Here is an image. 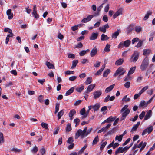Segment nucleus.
Here are the masks:
<instances>
[{
	"instance_id": "nucleus-7",
	"label": "nucleus",
	"mask_w": 155,
	"mask_h": 155,
	"mask_svg": "<svg viewBox=\"0 0 155 155\" xmlns=\"http://www.w3.org/2000/svg\"><path fill=\"white\" fill-rule=\"evenodd\" d=\"M111 126V124H108L105 127H103L99 130L97 133H100L101 132H103L105 133L108 129Z\"/></svg>"
},
{
	"instance_id": "nucleus-9",
	"label": "nucleus",
	"mask_w": 155,
	"mask_h": 155,
	"mask_svg": "<svg viewBox=\"0 0 155 155\" xmlns=\"http://www.w3.org/2000/svg\"><path fill=\"white\" fill-rule=\"evenodd\" d=\"M94 15H90L88 16L86 18H85L81 20V22L83 23H86L90 21L92 18L94 17Z\"/></svg>"
},
{
	"instance_id": "nucleus-40",
	"label": "nucleus",
	"mask_w": 155,
	"mask_h": 155,
	"mask_svg": "<svg viewBox=\"0 0 155 155\" xmlns=\"http://www.w3.org/2000/svg\"><path fill=\"white\" fill-rule=\"evenodd\" d=\"M60 104L59 103H56L55 107V111L54 112L55 114H56L59 111V109Z\"/></svg>"
},
{
	"instance_id": "nucleus-57",
	"label": "nucleus",
	"mask_w": 155,
	"mask_h": 155,
	"mask_svg": "<svg viewBox=\"0 0 155 155\" xmlns=\"http://www.w3.org/2000/svg\"><path fill=\"white\" fill-rule=\"evenodd\" d=\"M4 31L5 32H8L10 34H12V31L8 28H6L4 29Z\"/></svg>"
},
{
	"instance_id": "nucleus-32",
	"label": "nucleus",
	"mask_w": 155,
	"mask_h": 155,
	"mask_svg": "<svg viewBox=\"0 0 155 155\" xmlns=\"http://www.w3.org/2000/svg\"><path fill=\"white\" fill-rule=\"evenodd\" d=\"M78 63V60H73L72 61V66L71 67V69L75 68Z\"/></svg>"
},
{
	"instance_id": "nucleus-36",
	"label": "nucleus",
	"mask_w": 155,
	"mask_h": 155,
	"mask_svg": "<svg viewBox=\"0 0 155 155\" xmlns=\"http://www.w3.org/2000/svg\"><path fill=\"white\" fill-rule=\"evenodd\" d=\"M143 142L141 141L140 143L138 144V145L135 144L134 145V147H133L132 148V150H135L137 148H140L141 147L143 144Z\"/></svg>"
},
{
	"instance_id": "nucleus-4",
	"label": "nucleus",
	"mask_w": 155,
	"mask_h": 155,
	"mask_svg": "<svg viewBox=\"0 0 155 155\" xmlns=\"http://www.w3.org/2000/svg\"><path fill=\"white\" fill-rule=\"evenodd\" d=\"M126 71L122 67H119L116 70L115 73L114 74V76L116 77L118 75L120 76L123 75Z\"/></svg>"
},
{
	"instance_id": "nucleus-58",
	"label": "nucleus",
	"mask_w": 155,
	"mask_h": 155,
	"mask_svg": "<svg viewBox=\"0 0 155 155\" xmlns=\"http://www.w3.org/2000/svg\"><path fill=\"white\" fill-rule=\"evenodd\" d=\"M139 42L137 44V45L135 46L137 47H139L141 46L143 44V41L141 40H139L138 41Z\"/></svg>"
},
{
	"instance_id": "nucleus-60",
	"label": "nucleus",
	"mask_w": 155,
	"mask_h": 155,
	"mask_svg": "<svg viewBox=\"0 0 155 155\" xmlns=\"http://www.w3.org/2000/svg\"><path fill=\"white\" fill-rule=\"evenodd\" d=\"M82 102V100H78L76 101L74 104V106H77L79 105Z\"/></svg>"
},
{
	"instance_id": "nucleus-47",
	"label": "nucleus",
	"mask_w": 155,
	"mask_h": 155,
	"mask_svg": "<svg viewBox=\"0 0 155 155\" xmlns=\"http://www.w3.org/2000/svg\"><path fill=\"white\" fill-rule=\"evenodd\" d=\"M146 129H147L148 133L150 134L153 130V127L152 126H150L146 128Z\"/></svg>"
},
{
	"instance_id": "nucleus-10",
	"label": "nucleus",
	"mask_w": 155,
	"mask_h": 155,
	"mask_svg": "<svg viewBox=\"0 0 155 155\" xmlns=\"http://www.w3.org/2000/svg\"><path fill=\"white\" fill-rule=\"evenodd\" d=\"M91 109H93L94 112L98 110L100 107V104L97 103H96L94 105H91Z\"/></svg>"
},
{
	"instance_id": "nucleus-63",
	"label": "nucleus",
	"mask_w": 155,
	"mask_h": 155,
	"mask_svg": "<svg viewBox=\"0 0 155 155\" xmlns=\"http://www.w3.org/2000/svg\"><path fill=\"white\" fill-rule=\"evenodd\" d=\"M68 58L74 59L75 58V55L73 54L69 53L68 55Z\"/></svg>"
},
{
	"instance_id": "nucleus-26",
	"label": "nucleus",
	"mask_w": 155,
	"mask_h": 155,
	"mask_svg": "<svg viewBox=\"0 0 155 155\" xmlns=\"http://www.w3.org/2000/svg\"><path fill=\"white\" fill-rule=\"evenodd\" d=\"M136 69V67H131L130 69L128 74L127 75L129 76L130 75L132 74L134 71Z\"/></svg>"
},
{
	"instance_id": "nucleus-33",
	"label": "nucleus",
	"mask_w": 155,
	"mask_h": 155,
	"mask_svg": "<svg viewBox=\"0 0 155 155\" xmlns=\"http://www.w3.org/2000/svg\"><path fill=\"white\" fill-rule=\"evenodd\" d=\"M124 44L125 47H128L130 44V41L129 40H127L124 42Z\"/></svg>"
},
{
	"instance_id": "nucleus-28",
	"label": "nucleus",
	"mask_w": 155,
	"mask_h": 155,
	"mask_svg": "<svg viewBox=\"0 0 155 155\" xmlns=\"http://www.w3.org/2000/svg\"><path fill=\"white\" fill-rule=\"evenodd\" d=\"M46 64L47 67L49 69H54V65L49 62H46Z\"/></svg>"
},
{
	"instance_id": "nucleus-16",
	"label": "nucleus",
	"mask_w": 155,
	"mask_h": 155,
	"mask_svg": "<svg viewBox=\"0 0 155 155\" xmlns=\"http://www.w3.org/2000/svg\"><path fill=\"white\" fill-rule=\"evenodd\" d=\"M76 113V111L74 109H72L70 110L69 115V117L70 120H72L73 119V116Z\"/></svg>"
},
{
	"instance_id": "nucleus-5",
	"label": "nucleus",
	"mask_w": 155,
	"mask_h": 155,
	"mask_svg": "<svg viewBox=\"0 0 155 155\" xmlns=\"http://www.w3.org/2000/svg\"><path fill=\"white\" fill-rule=\"evenodd\" d=\"M130 110L129 109H126L125 111L122 114V116L120 118V120L122 121L125 119L127 115L130 113Z\"/></svg>"
},
{
	"instance_id": "nucleus-54",
	"label": "nucleus",
	"mask_w": 155,
	"mask_h": 155,
	"mask_svg": "<svg viewBox=\"0 0 155 155\" xmlns=\"http://www.w3.org/2000/svg\"><path fill=\"white\" fill-rule=\"evenodd\" d=\"M138 115H136L134 117V118H130V121H132L133 122H135L137 120L138 118Z\"/></svg>"
},
{
	"instance_id": "nucleus-20",
	"label": "nucleus",
	"mask_w": 155,
	"mask_h": 155,
	"mask_svg": "<svg viewBox=\"0 0 155 155\" xmlns=\"http://www.w3.org/2000/svg\"><path fill=\"white\" fill-rule=\"evenodd\" d=\"M104 3H102L100 6L98 7L97 8V13H95L94 14V16H97L99 14V12L101 10V8L103 7V5Z\"/></svg>"
},
{
	"instance_id": "nucleus-27",
	"label": "nucleus",
	"mask_w": 155,
	"mask_h": 155,
	"mask_svg": "<svg viewBox=\"0 0 155 155\" xmlns=\"http://www.w3.org/2000/svg\"><path fill=\"white\" fill-rule=\"evenodd\" d=\"M152 12L151 11H148L147 12V14L145 15V16L143 18V20H146L148 19L149 15H152Z\"/></svg>"
},
{
	"instance_id": "nucleus-19",
	"label": "nucleus",
	"mask_w": 155,
	"mask_h": 155,
	"mask_svg": "<svg viewBox=\"0 0 155 155\" xmlns=\"http://www.w3.org/2000/svg\"><path fill=\"white\" fill-rule=\"evenodd\" d=\"M114 86L115 84H113L107 88L105 90V92L106 93H107L110 91L114 88Z\"/></svg>"
},
{
	"instance_id": "nucleus-64",
	"label": "nucleus",
	"mask_w": 155,
	"mask_h": 155,
	"mask_svg": "<svg viewBox=\"0 0 155 155\" xmlns=\"http://www.w3.org/2000/svg\"><path fill=\"white\" fill-rule=\"evenodd\" d=\"M77 76H72L71 77H70L69 78V80L70 81H73L75 80L77 78Z\"/></svg>"
},
{
	"instance_id": "nucleus-37",
	"label": "nucleus",
	"mask_w": 155,
	"mask_h": 155,
	"mask_svg": "<svg viewBox=\"0 0 155 155\" xmlns=\"http://www.w3.org/2000/svg\"><path fill=\"white\" fill-rule=\"evenodd\" d=\"M134 30L136 32L139 33L141 31V28L140 26H137L135 27Z\"/></svg>"
},
{
	"instance_id": "nucleus-17",
	"label": "nucleus",
	"mask_w": 155,
	"mask_h": 155,
	"mask_svg": "<svg viewBox=\"0 0 155 155\" xmlns=\"http://www.w3.org/2000/svg\"><path fill=\"white\" fill-rule=\"evenodd\" d=\"M124 61V59L123 58H121L116 61L115 64L117 66L123 64Z\"/></svg>"
},
{
	"instance_id": "nucleus-59",
	"label": "nucleus",
	"mask_w": 155,
	"mask_h": 155,
	"mask_svg": "<svg viewBox=\"0 0 155 155\" xmlns=\"http://www.w3.org/2000/svg\"><path fill=\"white\" fill-rule=\"evenodd\" d=\"M124 86L127 88H129L130 86V82H127L124 84Z\"/></svg>"
},
{
	"instance_id": "nucleus-22",
	"label": "nucleus",
	"mask_w": 155,
	"mask_h": 155,
	"mask_svg": "<svg viewBox=\"0 0 155 155\" xmlns=\"http://www.w3.org/2000/svg\"><path fill=\"white\" fill-rule=\"evenodd\" d=\"M134 29V26L133 25H130L127 28V33L128 34L130 32Z\"/></svg>"
},
{
	"instance_id": "nucleus-44",
	"label": "nucleus",
	"mask_w": 155,
	"mask_h": 155,
	"mask_svg": "<svg viewBox=\"0 0 155 155\" xmlns=\"http://www.w3.org/2000/svg\"><path fill=\"white\" fill-rule=\"evenodd\" d=\"M84 86H82L80 87H78L76 88V90L79 92H81L84 89Z\"/></svg>"
},
{
	"instance_id": "nucleus-34",
	"label": "nucleus",
	"mask_w": 155,
	"mask_h": 155,
	"mask_svg": "<svg viewBox=\"0 0 155 155\" xmlns=\"http://www.w3.org/2000/svg\"><path fill=\"white\" fill-rule=\"evenodd\" d=\"M99 141V137L98 135H97L94 139L92 145H94L97 144V142Z\"/></svg>"
},
{
	"instance_id": "nucleus-49",
	"label": "nucleus",
	"mask_w": 155,
	"mask_h": 155,
	"mask_svg": "<svg viewBox=\"0 0 155 155\" xmlns=\"http://www.w3.org/2000/svg\"><path fill=\"white\" fill-rule=\"evenodd\" d=\"M99 29L101 32L103 33H105L106 31V29L105 28L104 26L100 27Z\"/></svg>"
},
{
	"instance_id": "nucleus-2",
	"label": "nucleus",
	"mask_w": 155,
	"mask_h": 155,
	"mask_svg": "<svg viewBox=\"0 0 155 155\" xmlns=\"http://www.w3.org/2000/svg\"><path fill=\"white\" fill-rule=\"evenodd\" d=\"M149 62L148 58H144L140 66V68L141 71L145 70L149 65Z\"/></svg>"
},
{
	"instance_id": "nucleus-55",
	"label": "nucleus",
	"mask_w": 155,
	"mask_h": 155,
	"mask_svg": "<svg viewBox=\"0 0 155 155\" xmlns=\"http://www.w3.org/2000/svg\"><path fill=\"white\" fill-rule=\"evenodd\" d=\"M74 141L73 138L72 137H70L68 138L67 143L69 144L72 143Z\"/></svg>"
},
{
	"instance_id": "nucleus-8",
	"label": "nucleus",
	"mask_w": 155,
	"mask_h": 155,
	"mask_svg": "<svg viewBox=\"0 0 155 155\" xmlns=\"http://www.w3.org/2000/svg\"><path fill=\"white\" fill-rule=\"evenodd\" d=\"M95 84H91L89 85L87 87V90L84 93V94H86L87 93L91 92L95 87Z\"/></svg>"
},
{
	"instance_id": "nucleus-24",
	"label": "nucleus",
	"mask_w": 155,
	"mask_h": 155,
	"mask_svg": "<svg viewBox=\"0 0 155 155\" xmlns=\"http://www.w3.org/2000/svg\"><path fill=\"white\" fill-rule=\"evenodd\" d=\"M74 87H72L70 89L67 91L65 94V95L66 96H68L70 95L74 91Z\"/></svg>"
},
{
	"instance_id": "nucleus-14",
	"label": "nucleus",
	"mask_w": 155,
	"mask_h": 155,
	"mask_svg": "<svg viewBox=\"0 0 155 155\" xmlns=\"http://www.w3.org/2000/svg\"><path fill=\"white\" fill-rule=\"evenodd\" d=\"M6 14L8 16V18L9 19H11L13 16V14L11 13V10L10 9H8L6 12Z\"/></svg>"
},
{
	"instance_id": "nucleus-12",
	"label": "nucleus",
	"mask_w": 155,
	"mask_h": 155,
	"mask_svg": "<svg viewBox=\"0 0 155 155\" xmlns=\"http://www.w3.org/2000/svg\"><path fill=\"white\" fill-rule=\"evenodd\" d=\"M97 50L96 47H94L91 50L90 56L91 57L94 56L97 53Z\"/></svg>"
},
{
	"instance_id": "nucleus-13",
	"label": "nucleus",
	"mask_w": 155,
	"mask_h": 155,
	"mask_svg": "<svg viewBox=\"0 0 155 155\" xmlns=\"http://www.w3.org/2000/svg\"><path fill=\"white\" fill-rule=\"evenodd\" d=\"M98 35V33L93 32L92 33L91 36L90 37V39L91 40H94L96 39Z\"/></svg>"
},
{
	"instance_id": "nucleus-18",
	"label": "nucleus",
	"mask_w": 155,
	"mask_h": 155,
	"mask_svg": "<svg viewBox=\"0 0 155 155\" xmlns=\"http://www.w3.org/2000/svg\"><path fill=\"white\" fill-rule=\"evenodd\" d=\"M109 37H108L107 35L104 34H102L101 36V39L102 41L107 40L109 39Z\"/></svg>"
},
{
	"instance_id": "nucleus-43",
	"label": "nucleus",
	"mask_w": 155,
	"mask_h": 155,
	"mask_svg": "<svg viewBox=\"0 0 155 155\" xmlns=\"http://www.w3.org/2000/svg\"><path fill=\"white\" fill-rule=\"evenodd\" d=\"M149 87L148 86H146L143 87L141 91L139 92L141 94L143 93L146 90H147L148 88Z\"/></svg>"
},
{
	"instance_id": "nucleus-56",
	"label": "nucleus",
	"mask_w": 155,
	"mask_h": 155,
	"mask_svg": "<svg viewBox=\"0 0 155 155\" xmlns=\"http://www.w3.org/2000/svg\"><path fill=\"white\" fill-rule=\"evenodd\" d=\"M146 144L147 143L146 142H144V143H143V144L142 145L141 148L140 150V152H141L142 150H143V149L145 147Z\"/></svg>"
},
{
	"instance_id": "nucleus-41",
	"label": "nucleus",
	"mask_w": 155,
	"mask_h": 155,
	"mask_svg": "<svg viewBox=\"0 0 155 155\" xmlns=\"http://www.w3.org/2000/svg\"><path fill=\"white\" fill-rule=\"evenodd\" d=\"M41 125L42 127L46 129H47L48 128V124L44 122H42L41 123Z\"/></svg>"
},
{
	"instance_id": "nucleus-50",
	"label": "nucleus",
	"mask_w": 155,
	"mask_h": 155,
	"mask_svg": "<svg viewBox=\"0 0 155 155\" xmlns=\"http://www.w3.org/2000/svg\"><path fill=\"white\" fill-rule=\"evenodd\" d=\"M74 73V71L68 70L65 72V74L66 75H69L71 74H73Z\"/></svg>"
},
{
	"instance_id": "nucleus-48",
	"label": "nucleus",
	"mask_w": 155,
	"mask_h": 155,
	"mask_svg": "<svg viewBox=\"0 0 155 155\" xmlns=\"http://www.w3.org/2000/svg\"><path fill=\"white\" fill-rule=\"evenodd\" d=\"M44 96L42 95H40L38 97V100L40 103H42L43 102Z\"/></svg>"
},
{
	"instance_id": "nucleus-15",
	"label": "nucleus",
	"mask_w": 155,
	"mask_h": 155,
	"mask_svg": "<svg viewBox=\"0 0 155 155\" xmlns=\"http://www.w3.org/2000/svg\"><path fill=\"white\" fill-rule=\"evenodd\" d=\"M152 111L151 110H149L148 111V112L147 113V114L144 117V120H147L148 119H149V118H150L152 115Z\"/></svg>"
},
{
	"instance_id": "nucleus-45",
	"label": "nucleus",
	"mask_w": 155,
	"mask_h": 155,
	"mask_svg": "<svg viewBox=\"0 0 155 155\" xmlns=\"http://www.w3.org/2000/svg\"><path fill=\"white\" fill-rule=\"evenodd\" d=\"M38 150V147L36 146H35L31 150V152L34 153H36Z\"/></svg>"
},
{
	"instance_id": "nucleus-39",
	"label": "nucleus",
	"mask_w": 155,
	"mask_h": 155,
	"mask_svg": "<svg viewBox=\"0 0 155 155\" xmlns=\"http://www.w3.org/2000/svg\"><path fill=\"white\" fill-rule=\"evenodd\" d=\"M118 30L117 31L113 33L112 35V37L113 38H116L119 35V32L118 31Z\"/></svg>"
},
{
	"instance_id": "nucleus-61",
	"label": "nucleus",
	"mask_w": 155,
	"mask_h": 155,
	"mask_svg": "<svg viewBox=\"0 0 155 155\" xmlns=\"http://www.w3.org/2000/svg\"><path fill=\"white\" fill-rule=\"evenodd\" d=\"M107 143V142L106 141H105L102 143V144L101 145L100 147V149L101 150H102L103 149L104 147H105V145H106Z\"/></svg>"
},
{
	"instance_id": "nucleus-1",
	"label": "nucleus",
	"mask_w": 155,
	"mask_h": 155,
	"mask_svg": "<svg viewBox=\"0 0 155 155\" xmlns=\"http://www.w3.org/2000/svg\"><path fill=\"white\" fill-rule=\"evenodd\" d=\"M87 127H84V129L82 130L81 129H79L75 134V139H77L79 137H80L81 138L87 136L92 131V128H91L87 130Z\"/></svg>"
},
{
	"instance_id": "nucleus-25",
	"label": "nucleus",
	"mask_w": 155,
	"mask_h": 155,
	"mask_svg": "<svg viewBox=\"0 0 155 155\" xmlns=\"http://www.w3.org/2000/svg\"><path fill=\"white\" fill-rule=\"evenodd\" d=\"M147 106V104L145 101H142L140 103L139 107L140 108H141L143 107H146Z\"/></svg>"
},
{
	"instance_id": "nucleus-30",
	"label": "nucleus",
	"mask_w": 155,
	"mask_h": 155,
	"mask_svg": "<svg viewBox=\"0 0 155 155\" xmlns=\"http://www.w3.org/2000/svg\"><path fill=\"white\" fill-rule=\"evenodd\" d=\"M92 77H88L86 79L85 83L86 85H88L91 83L92 81Z\"/></svg>"
},
{
	"instance_id": "nucleus-62",
	"label": "nucleus",
	"mask_w": 155,
	"mask_h": 155,
	"mask_svg": "<svg viewBox=\"0 0 155 155\" xmlns=\"http://www.w3.org/2000/svg\"><path fill=\"white\" fill-rule=\"evenodd\" d=\"M85 110L84 108H83L80 111V114L81 115L84 116L85 114Z\"/></svg>"
},
{
	"instance_id": "nucleus-52",
	"label": "nucleus",
	"mask_w": 155,
	"mask_h": 155,
	"mask_svg": "<svg viewBox=\"0 0 155 155\" xmlns=\"http://www.w3.org/2000/svg\"><path fill=\"white\" fill-rule=\"evenodd\" d=\"M116 117H113L112 116H110L109 118H108V120H109V122L110 123H111L114 121L116 119Z\"/></svg>"
},
{
	"instance_id": "nucleus-51",
	"label": "nucleus",
	"mask_w": 155,
	"mask_h": 155,
	"mask_svg": "<svg viewBox=\"0 0 155 155\" xmlns=\"http://www.w3.org/2000/svg\"><path fill=\"white\" fill-rule=\"evenodd\" d=\"M145 113H146L145 111H143L139 116V118L140 119H143L145 115Z\"/></svg>"
},
{
	"instance_id": "nucleus-46",
	"label": "nucleus",
	"mask_w": 155,
	"mask_h": 155,
	"mask_svg": "<svg viewBox=\"0 0 155 155\" xmlns=\"http://www.w3.org/2000/svg\"><path fill=\"white\" fill-rule=\"evenodd\" d=\"M87 146V145H85V146H84L78 152V154H80L81 153H83L84 151V150L86 148Z\"/></svg>"
},
{
	"instance_id": "nucleus-11",
	"label": "nucleus",
	"mask_w": 155,
	"mask_h": 155,
	"mask_svg": "<svg viewBox=\"0 0 155 155\" xmlns=\"http://www.w3.org/2000/svg\"><path fill=\"white\" fill-rule=\"evenodd\" d=\"M122 14V9H119L113 15V17L114 19L115 18L118 16Z\"/></svg>"
},
{
	"instance_id": "nucleus-53",
	"label": "nucleus",
	"mask_w": 155,
	"mask_h": 155,
	"mask_svg": "<svg viewBox=\"0 0 155 155\" xmlns=\"http://www.w3.org/2000/svg\"><path fill=\"white\" fill-rule=\"evenodd\" d=\"M127 95L125 96L122 99V101L125 102H128L130 101V99L129 98H127Z\"/></svg>"
},
{
	"instance_id": "nucleus-21",
	"label": "nucleus",
	"mask_w": 155,
	"mask_h": 155,
	"mask_svg": "<svg viewBox=\"0 0 155 155\" xmlns=\"http://www.w3.org/2000/svg\"><path fill=\"white\" fill-rule=\"evenodd\" d=\"M64 109H63L58 113L57 116L58 119H60L61 117L63 115L64 113Z\"/></svg>"
},
{
	"instance_id": "nucleus-29",
	"label": "nucleus",
	"mask_w": 155,
	"mask_h": 155,
	"mask_svg": "<svg viewBox=\"0 0 155 155\" xmlns=\"http://www.w3.org/2000/svg\"><path fill=\"white\" fill-rule=\"evenodd\" d=\"M143 55H147L150 52L151 50L150 49H144L143 50Z\"/></svg>"
},
{
	"instance_id": "nucleus-35",
	"label": "nucleus",
	"mask_w": 155,
	"mask_h": 155,
	"mask_svg": "<svg viewBox=\"0 0 155 155\" xmlns=\"http://www.w3.org/2000/svg\"><path fill=\"white\" fill-rule=\"evenodd\" d=\"M72 129L71 124L68 123L67 124L66 128V131L69 132Z\"/></svg>"
},
{
	"instance_id": "nucleus-23",
	"label": "nucleus",
	"mask_w": 155,
	"mask_h": 155,
	"mask_svg": "<svg viewBox=\"0 0 155 155\" xmlns=\"http://www.w3.org/2000/svg\"><path fill=\"white\" fill-rule=\"evenodd\" d=\"M123 148L122 147H119L115 151V155H117L118 153H122L124 152Z\"/></svg>"
},
{
	"instance_id": "nucleus-42",
	"label": "nucleus",
	"mask_w": 155,
	"mask_h": 155,
	"mask_svg": "<svg viewBox=\"0 0 155 155\" xmlns=\"http://www.w3.org/2000/svg\"><path fill=\"white\" fill-rule=\"evenodd\" d=\"M123 138V135H121L119 136H116L115 137V140H118L120 142L121 141Z\"/></svg>"
},
{
	"instance_id": "nucleus-38",
	"label": "nucleus",
	"mask_w": 155,
	"mask_h": 155,
	"mask_svg": "<svg viewBox=\"0 0 155 155\" xmlns=\"http://www.w3.org/2000/svg\"><path fill=\"white\" fill-rule=\"evenodd\" d=\"M110 70L109 69H107L106 71H105L103 74V77H106L108 74L110 73Z\"/></svg>"
},
{
	"instance_id": "nucleus-6",
	"label": "nucleus",
	"mask_w": 155,
	"mask_h": 155,
	"mask_svg": "<svg viewBox=\"0 0 155 155\" xmlns=\"http://www.w3.org/2000/svg\"><path fill=\"white\" fill-rule=\"evenodd\" d=\"M102 91L101 90H98L94 92L93 93L94 98L96 99L99 98L102 94Z\"/></svg>"
},
{
	"instance_id": "nucleus-31",
	"label": "nucleus",
	"mask_w": 155,
	"mask_h": 155,
	"mask_svg": "<svg viewBox=\"0 0 155 155\" xmlns=\"http://www.w3.org/2000/svg\"><path fill=\"white\" fill-rule=\"evenodd\" d=\"M110 46L111 45L110 44H107L104 49V51L106 52H109L110 51Z\"/></svg>"
},
{
	"instance_id": "nucleus-3",
	"label": "nucleus",
	"mask_w": 155,
	"mask_h": 155,
	"mask_svg": "<svg viewBox=\"0 0 155 155\" xmlns=\"http://www.w3.org/2000/svg\"><path fill=\"white\" fill-rule=\"evenodd\" d=\"M139 56V53L137 51H134L133 54L130 58V61L131 62L135 63L138 60Z\"/></svg>"
}]
</instances>
